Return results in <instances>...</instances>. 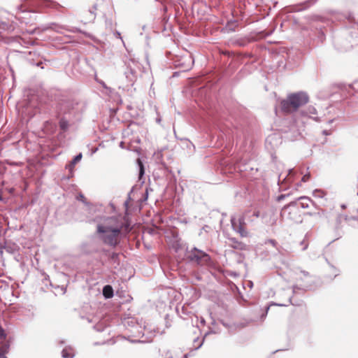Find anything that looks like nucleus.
<instances>
[{
    "label": "nucleus",
    "mask_w": 358,
    "mask_h": 358,
    "mask_svg": "<svg viewBox=\"0 0 358 358\" xmlns=\"http://www.w3.org/2000/svg\"><path fill=\"white\" fill-rule=\"evenodd\" d=\"M103 294L106 298H111L113 296V290L110 285H106L103 289Z\"/></svg>",
    "instance_id": "obj_6"
},
{
    "label": "nucleus",
    "mask_w": 358,
    "mask_h": 358,
    "mask_svg": "<svg viewBox=\"0 0 358 358\" xmlns=\"http://www.w3.org/2000/svg\"><path fill=\"white\" fill-rule=\"evenodd\" d=\"M303 277L305 278H309L310 273L305 271H301L299 273H296L295 279L296 281L302 280Z\"/></svg>",
    "instance_id": "obj_7"
},
{
    "label": "nucleus",
    "mask_w": 358,
    "mask_h": 358,
    "mask_svg": "<svg viewBox=\"0 0 358 358\" xmlns=\"http://www.w3.org/2000/svg\"><path fill=\"white\" fill-rule=\"evenodd\" d=\"M10 25L6 22H0V29L8 30L10 28Z\"/></svg>",
    "instance_id": "obj_13"
},
{
    "label": "nucleus",
    "mask_w": 358,
    "mask_h": 358,
    "mask_svg": "<svg viewBox=\"0 0 358 358\" xmlns=\"http://www.w3.org/2000/svg\"><path fill=\"white\" fill-rule=\"evenodd\" d=\"M238 232L240 233L241 236L243 237H245L248 236V231L244 228L243 225L241 224L238 228Z\"/></svg>",
    "instance_id": "obj_10"
},
{
    "label": "nucleus",
    "mask_w": 358,
    "mask_h": 358,
    "mask_svg": "<svg viewBox=\"0 0 358 358\" xmlns=\"http://www.w3.org/2000/svg\"><path fill=\"white\" fill-rule=\"evenodd\" d=\"M187 258L201 265L208 264L210 259L208 254L196 248L188 252Z\"/></svg>",
    "instance_id": "obj_4"
},
{
    "label": "nucleus",
    "mask_w": 358,
    "mask_h": 358,
    "mask_svg": "<svg viewBox=\"0 0 358 358\" xmlns=\"http://www.w3.org/2000/svg\"><path fill=\"white\" fill-rule=\"evenodd\" d=\"M0 336L2 337L3 338H6V334L4 333V331L3 329L1 328V327L0 326Z\"/></svg>",
    "instance_id": "obj_17"
},
{
    "label": "nucleus",
    "mask_w": 358,
    "mask_h": 358,
    "mask_svg": "<svg viewBox=\"0 0 358 358\" xmlns=\"http://www.w3.org/2000/svg\"><path fill=\"white\" fill-rule=\"evenodd\" d=\"M6 349L4 347L0 348V358H3L4 357V355L6 354Z\"/></svg>",
    "instance_id": "obj_16"
},
{
    "label": "nucleus",
    "mask_w": 358,
    "mask_h": 358,
    "mask_svg": "<svg viewBox=\"0 0 358 358\" xmlns=\"http://www.w3.org/2000/svg\"><path fill=\"white\" fill-rule=\"evenodd\" d=\"M59 127L63 131H66L69 128V122L66 120H65L64 118H62L59 121Z\"/></svg>",
    "instance_id": "obj_8"
},
{
    "label": "nucleus",
    "mask_w": 358,
    "mask_h": 358,
    "mask_svg": "<svg viewBox=\"0 0 358 358\" xmlns=\"http://www.w3.org/2000/svg\"><path fill=\"white\" fill-rule=\"evenodd\" d=\"M244 245L241 243H237V245H235V248L243 249Z\"/></svg>",
    "instance_id": "obj_18"
},
{
    "label": "nucleus",
    "mask_w": 358,
    "mask_h": 358,
    "mask_svg": "<svg viewBox=\"0 0 358 358\" xmlns=\"http://www.w3.org/2000/svg\"><path fill=\"white\" fill-rule=\"evenodd\" d=\"M281 216L293 222H299L301 215L299 209L296 207V203L292 202L285 206L281 212Z\"/></svg>",
    "instance_id": "obj_3"
},
{
    "label": "nucleus",
    "mask_w": 358,
    "mask_h": 358,
    "mask_svg": "<svg viewBox=\"0 0 358 358\" xmlns=\"http://www.w3.org/2000/svg\"><path fill=\"white\" fill-rule=\"evenodd\" d=\"M62 354L64 358H73L74 357V350L70 347H66L62 350Z\"/></svg>",
    "instance_id": "obj_5"
},
{
    "label": "nucleus",
    "mask_w": 358,
    "mask_h": 358,
    "mask_svg": "<svg viewBox=\"0 0 358 358\" xmlns=\"http://www.w3.org/2000/svg\"><path fill=\"white\" fill-rule=\"evenodd\" d=\"M82 158V154L80 153L79 155H78L77 156H76L72 160L71 162V164L73 165H75L76 163H78Z\"/></svg>",
    "instance_id": "obj_14"
},
{
    "label": "nucleus",
    "mask_w": 358,
    "mask_h": 358,
    "mask_svg": "<svg viewBox=\"0 0 358 358\" xmlns=\"http://www.w3.org/2000/svg\"><path fill=\"white\" fill-rule=\"evenodd\" d=\"M308 101V96L306 94L303 92L292 93L289 94L285 99L281 101L280 106L282 111L292 113L306 104Z\"/></svg>",
    "instance_id": "obj_2"
},
{
    "label": "nucleus",
    "mask_w": 358,
    "mask_h": 358,
    "mask_svg": "<svg viewBox=\"0 0 358 358\" xmlns=\"http://www.w3.org/2000/svg\"><path fill=\"white\" fill-rule=\"evenodd\" d=\"M0 199H1V197L0 196Z\"/></svg>",
    "instance_id": "obj_20"
},
{
    "label": "nucleus",
    "mask_w": 358,
    "mask_h": 358,
    "mask_svg": "<svg viewBox=\"0 0 358 358\" xmlns=\"http://www.w3.org/2000/svg\"><path fill=\"white\" fill-rule=\"evenodd\" d=\"M357 194H358V192H357Z\"/></svg>",
    "instance_id": "obj_21"
},
{
    "label": "nucleus",
    "mask_w": 358,
    "mask_h": 358,
    "mask_svg": "<svg viewBox=\"0 0 358 358\" xmlns=\"http://www.w3.org/2000/svg\"><path fill=\"white\" fill-rule=\"evenodd\" d=\"M299 199L306 201V202L301 203L302 207H303V208L308 207V202L310 201V200L308 198L305 197V196H301L299 198Z\"/></svg>",
    "instance_id": "obj_11"
},
{
    "label": "nucleus",
    "mask_w": 358,
    "mask_h": 358,
    "mask_svg": "<svg viewBox=\"0 0 358 358\" xmlns=\"http://www.w3.org/2000/svg\"><path fill=\"white\" fill-rule=\"evenodd\" d=\"M250 212H252V213L253 216H255V217H259V215H260V212H259V210L257 208H251L250 210H249L248 211V213H250Z\"/></svg>",
    "instance_id": "obj_12"
},
{
    "label": "nucleus",
    "mask_w": 358,
    "mask_h": 358,
    "mask_svg": "<svg viewBox=\"0 0 358 358\" xmlns=\"http://www.w3.org/2000/svg\"><path fill=\"white\" fill-rule=\"evenodd\" d=\"M292 172H293V171H292V170H291V171H289V175L292 174Z\"/></svg>",
    "instance_id": "obj_19"
},
{
    "label": "nucleus",
    "mask_w": 358,
    "mask_h": 358,
    "mask_svg": "<svg viewBox=\"0 0 358 358\" xmlns=\"http://www.w3.org/2000/svg\"><path fill=\"white\" fill-rule=\"evenodd\" d=\"M137 164H138L139 166V178H141L143 175L144 174V166H143V164L142 162V161L141 160V159H137Z\"/></svg>",
    "instance_id": "obj_9"
},
{
    "label": "nucleus",
    "mask_w": 358,
    "mask_h": 358,
    "mask_svg": "<svg viewBox=\"0 0 358 358\" xmlns=\"http://www.w3.org/2000/svg\"><path fill=\"white\" fill-rule=\"evenodd\" d=\"M124 227L128 231V225L126 224H121L115 227L99 225L97 231L102 234L101 238L106 244L115 246L120 242L119 236Z\"/></svg>",
    "instance_id": "obj_1"
},
{
    "label": "nucleus",
    "mask_w": 358,
    "mask_h": 358,
    "mask_svg": "<svg viewBox=\"0 0 358 358\" xmlns=\"http://www.w3.org/2000/svg\"><path fill=\"white\" fill-rule=\"evenodd\" d=\"M310 179V173H306L303 175V176L301 178V181L303 182H308Z\"/></svg>",
    "instance_id": "obj_15"
}]
</instances>
